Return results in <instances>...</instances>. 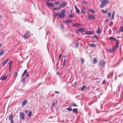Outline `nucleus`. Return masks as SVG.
<instances>
[{
    "mask_svg": "<svg viewBox=\"0 0 123 123\" xmlns=\"http://www.w3.org/2000/svg\"><path fill=\"white\" fill-rule=\"evenodd\" d=\"M27 103V101L26 100H24L22 102V105L23 106H24Z\"/></svg>",
    "mask_w": 123,
    "mask_h": 123,
    "instance_id": "dca6fc26",
    "label": "nucleus"
},
{
    "mask_svg": "<svg viewBox=\"0 0 123 123\" xmlns=\"http://www.w3.org/2000/svg\"><path fill=\"white\" fill-rule=\"evenodd\" d=\"M19 115L20 118L23 120L25 119V116L24 112H21L20 113Z\"/></svg>",
    "mask_w": 123,
    "mask_h": 123,
    "instance_id": "20e7f679",
    "label": "nucleus"
},
{
    "mask_svg": "<svg viewBox=\"0 0 123 123\" xmlns=\"http://www.w3.org/2000/svg\"><path fill=\"white\" fill-rule=\"evenodd\" d=\"M106 21L107 22H108L109 21V19H107L106 20Z\"/></svg>",
    "mask_w": 123,
    "mask_h": 123,
    "instance_id": "0e129e2a",
    "label": "nucleus"
},
{
    "mask_svg": "<svg viewBox=\"0 0 123 123\" xmlns=\"http://www.w3.org/2000/svg\"><path fill=\"white\" fill-rule=\"evenodd\" d=\"M46 4L47 6L49 7H53L54 6V4L52 3H46Z\"/></svg>",
    "mask_w": 123,
    "mask_h": 123,
    "instance_id": "0eeeda50",
    "label": "nucleus"
},
{
    "mask_svg": "<svg viewBox=\"0 0 123 123\" xmlns=\"http://www.w3.org/2000/svg\"><path fill=\"white\" fill-rule=\"evenodd\" d=\"M93 33L92 31H87L86 32L85 34L87 35H90L92 34Z\"/></svg>",
    "mask_w": 123,
    "mask_h": 123,
    "instance_id": "9b49d317",
    "label": "nucleus"
},
{
    "mask_svg": "<svg viewBox=\"0 0 123 123\" xmlns=\"http://www.w3.org/2000/svg\"><path fill=\"white\" fill-rule=\"evenodd\" d=\"M93 37H96V38L97 39H98V37H97V36H95Z\"/></svg>",
    "mask_w": 123,
    "mask_h": 123,
    "instance_id": "09e8293b",
    "label": "nucleus"
},
{
    "mask_svg": "<svg viewBox=\"0 0 123 123\" xmlns=\"http://www.w3.org/2000/svg\"><path fill=\"white\" fill-rule=\"evenodd\" d=\"M25 112L26 113H27L28 112V111L27 110H25Z\"/></svg>",
    "mask_w": 123,
    "mask_h": 123,
    "instance_id": "603ef678",
    "label": "nucleus"
},
{
    "mask_svg": "<svg viewBox=\"0 0 123 123\" xmlns=\"http://www.w3.org/2000/svg\"><path fill=\"white\" fill-rule=\"evenodd\" d=\"M61 54H60L59 55V59H58L59 60H60V58L61 57Z\"/></svg>",
    "mask_w": 123,
    "mask_h": 123,
    "instance_id": "79ce46f5",
    "label": "nucleus"
},
{
    "mask_svg": "<svg viewBox=\"0 0 123 123\" xmlns=\"http://www.w3.org/2000/svg\"><path fill=\"white\" fill-rule=\"evenodd\" d=\"M73 106L75 107H77L78 105H77L76 104L74 103V102L73 103Z\"/></svg>",
    "mask_w": 123,
    "mask_h": 123,
    "instance_id": "58836bf2",
    "label": "nucleus"
},
{
    "mask_svg": "<svg viewBox=\"0 0 123 123\" xmlns=\"http://www.w3.org/2000/svg\"><path fill=\"white\" fill-rule=\"evenodd\" d=\"M9 60V59H7L6 60H5V61H4L3 63V65L2 66H4L5 65L6 63Z\"/></svg>",
    "mask_w": 123,
    "mask_h": 123,
    "instance_id": "f8f14e48",
    "label": "nucleus"
},
{
    "mask_svg": "<svg viewBox=\"0 0 123 123\" xmlns=\"http://www.w3.org/2000/svg\"><path fill=\"white\" fill-rule=\"evenodd\" d=\"M81 12L83 13H85L84 12V10H81Z\"/></svg>",
    "mask_w": 123,
    "mask_h": 123,
    "instance_id": "864d4df0",
    "label": "nucleus"
},
{
    "mask_svg": "<svg viewBox=\"0 0 123 123\" xmlns=\"http://www.w3.org/2000/svg\"><path fill=\"white\" fill-rule=\"evenodd\" d=\"M7 78V77L6 76H1L0 77V79L1 80H6V79Z\"/></svg>",
    "mask_w": 123,
    "mask_h": 123,
    "instance_id": "5701e85b",
    "label": "nucleus"
},
{
    "mask_svg": "<svg viewBox=\"0 0 123 123\" xmlns=\"http://www.w3.org/2000/svg\"><path fill=\"white\" fill-rule=\"evenodd\" d=\"M52 106H55V102H53L52 104Z\"/></svg>",
    "mask_w": 123,
    "mask_h": 123,
    "instance_id": "8fccbe9b",
    "label": "nucleus"
},
{
    "mask_svg": "<svg viewBox=\"0 0 123 123\" xmlns=\"http://www.w3.org/2000/svg\"><path fill=\"white\" fill-rule=\"evenodd\" d=\"M98 60L95 58H94L93 61V63L94 64H96Z\"/></svg>",
    "mask_w": 123,
    "mask_h": 123,
    "instance_id": "412c9836",
    "label": "nucleus"
},
{
    "mask_svg": "<svg viewBox=\"0 0 123 123\" xmlns=\"http://www.w3.org/2000/svg\"><path fill=\"white\" fill-rule=\"evenodd\" d=\"M80 62L82 64H83L85 62V60L84 58H80Z\"/></svg>",
    "mask_w": 123,
    "mask_h": 123,
    "instance_id": "b1692460",
    "label": "nucleus"
},
{
    "mask_svg": "<svg viewBox=\"0 0 123 123\" xmlns=\"http://www.w3.org/2000/svg\"><path fill=\"white\" fill-rule=\"evenodd\" d=\"M119 31H123V26H121L120 28Z\"/></svg>",
    "mask_w": 123,
    "mask_h": 123,
    "instance_id": "473e14b6",
    "label": "nucleus"
},
{
    "mask_svg": "<svg viewBox=\"0 0 123 123\" xmlns=\"http://www.w3.org/2000/svg\"><path fill=\"white\" fill-rule=\"evenodd\" d=\"M81 25L80 23H76L73 24V26L74 27H78Z\"/></svg>",
    "mask_w": 123,
    "mask_h": 123,
    "instance_id": "1a4fd4ad",
    "label": "nucleus"
},
{
    "mask_svg": "<svg viewBox=\"0 0 123 123\" xmlns=\"http://www.w3.org/2000/svg\"><path fill=\"white\" fill-rule=\"evenodd\" d=\"M105 62L103 60H102L99 61V64L101 66H103L105 64Z\"/></svg>",
    "mask_w": 123,
    "mask_h": 123,
    "instance_id": "423d86ee",
    "label": "nucleus"
},
{
    "mask_svg": "<svg viewBox=\"0 0 123 123\" xmlns=\"http://www.w3.org/2000/svg\"><path fill=\"white\" fill-rule=\"evenodd\" d=\"M67 109L70 111H71L72 110V108L70 107H68L67 108Z\"/></svg>",
    "mask_w": 123,
    "mask_h": 123,
    "instance_id": "4c0bfd02",
    "label": "nucleus"
},
{
    "mask_svg": "<svg viewBox=\"0 0 123 123\" xmlns=\"http://www.w3.org/2000/svg\"><path fill=\"white\" fill-rule=\"evenodd\" d=\"M67 55H64L63 56V57L64 58H65L67 56Z\"/></svg>",
    "mask_w": 123,
    "mask_h": 123,
    "instance_id": "5fc2aeb1",
    "label": "nucleus"
},
{
    "mask_svg": "<svg viewBox=\"0 0 123 123\" xmlns=\"http://www.w3.org/2000/svg\"><path fill=\"white\" fill-rule=\"evenodd\" d=\"M101 11L102 12L105 13H106L107 12V10H102Z\"/></svg>",
    "mask_w": 123,
    "mask_h": 123,
    "instance_id": "f704fd0d",
    "label": "nucleus"
},
{
    "mask_svg": "<svg viewBox=\"0 0 123 123\" xmlns=\"http://www.w3.org/2000/svg\"><path fill=\"white\" fill-rule=\"evenodd\" d=\"M113 73L111 72V74H109L107 76V77L108 78L111 77L113 76Z\"/></svg>",
    "mask_w": 123,
    "mask_h": 123,
    "instance_id": "f3484780",
    "label": "nucleus"
},
{
    "mask_svg": "<svg viewBox=\"0 0 123 123\" xmlns=\"http://www.w3.org/2000/svg\"><path fill=\"white\" fill-rule=\"evenodd\" d=\"M55 92L56 93H60L59 92L56 91H55Z\"/></svg>",
    "mask_w": 123,
    "mask_h": 123,
    "instance_id": "49530a36",
    "label": "nucleus"
},
{
    "mask_svg": "<svg viewBox=\"0 0 123 123\" xmlns=\"http://www.w3.org/2000/svg\"><path fill=\"white\" fill-rule=\"evenodd\" d=\"M101 31L100 28L98 29V30L96 32V33L98 34H99L101 32Z\"/></svg>",
    "mask_w": 123,
    "mask_h": 123,
    "instance_id": "aec40b11",
    "label": "nucleus"
},
{
    "mask_svg": "<svg viewBox=\"0 0 123 123\" xmlns=\"http://www.w3.org/2000/svg\"><path fill=\"white\" fill-rule=\"evenodd\" d=\"M79 31H78V30L76 31V32L77 33H78L79 32Z\"/></svg>",
    "mask_w": 123,
    "mask_h": 123,
    "instance_id": "6e6d98bb",
    "label": "nucleus"
},
{
    "mask_svg": "<svg viewBox=\"0 0 123 123\" xmlns=\"http://www.w3.org/2000/svg\"><path fill=\"white\" fill-rule=\"evenodd\" d=\"M110 39L111 40H116V38L112 37H110Z\"/></svg>",
    "mask_w": 123,
    "mask_h": 123,
    "instance_id": "c756f323",
    "label": "nucleus"
},
{
    "mask_svg": "<svg viewBox=\"0 0 123 123\" xmlns=\"http://www.w3.org/2000/svg\"><path fill=\"white\" fill-rule=\"evenodd\" d=\"M111 15V13L110 12H109L108 13V15L109 17L110 18V17Z\"/></svg>",
    "mask_w": 123,
    "mask_h": 123,
    "instance_id": "ea45409f",
    "label": "nucleus"
},
{
    "mask_svg": "<svg viewBox=\"0 0 123 123\" xmlns=\"http://www.w3.org/2000/svg\"><path fill=\"white\" fill-rule=\"evenodd\" d=\"M90 46H95L96 45H95L93 43H91L90 45Z\"/></svg>",
    "mask_w": 123,
    "mask_h": 123,
    "instance_id": "c03bdc74",
    "label": "nucleus"
},
{
    "mask_svg": "<svg viewBox=\"0 0 123 123\" xmlns=\"http://www.w3.org/2000/svg\"><path fill=\"white\" fill-rule=\"evenodd\" d=\"M5 53V51L3 50H1L0 51V56L3 55Z\"/></svg>",
    "mask_w": 123,
    "mask_h": 123,
    "instance_id": "a211bd4d",
    "label": "nucleus"
},
{
    "mask_svg": "<svg viewBox=\"0 0 123 123\" xmlns=\"http://www.w3.org/2000/svg\"><path fill=\"white\" fill-rule=\"evenodd\" d=\"M2 19V16L1 15H0V20Z\"/></svg>",
    "mask_w": 123,
    "mask_h": 123,
    "instance_id": "13d9d810",
    "label": "nucleus"
},
{
    "mask_svg": "<svg viewBox=\"0 0 123 123\" xmlns=\"http://www.w3.org/2000/svg\"><path fill=\"white\" fill-rule=\"evenodd\" d=\"M32 115V112L31 111H29L28 114V116L29 117H31Z\"/></svg>",
    "mask_w": 123,
    "mask_h": 123,
    "instance_id": "bb28decb",
    "label": "nucleus"
},
{
    "mask_svg": "<svg viewBox=\"0 0 123 123\" xmlns=\"http://www.w3.org/2000/svg\"><path fill=\"white\" fill-rule=\"evenodd\" d=\"M13 115L12 114H11L9 116V120H11L12 119H13Z\"/></svg>",
    "mask_w": 123,
    "mask_h": 123,
    "instance_id": "4468645a",
    "label": "nucleus"
},
{
    "mask_svg": "<svg viewBox=\"0 0 123 123\" xmlns=\"http://www.w3.org/2000/svg\"><path fill=\"white\" fill-rule=\"evenodd\" d=\"M11 121V123H13V119L10 120Z\"/></svg>",
    "mask_w": 123,
    "mask_h": 123,
    "instance_id": "4d7b16f0",
    "label": "nucleus"
},
{
    "mask_svg": "<svg viewBox=\"0 0 123 123\" xmlns=\"http://www.w3.org/2000/svg\"><path fill=\"white\" fill-rule=\"evenodd\" d=\"M11 68V67H10V68H9V70L10 71V70Z\"/></svg>",
    "mask_w": 123,
    "mask_h": 123,
    "instance_id": "69168bd1",
    "label": "nucleus"
},
{
    "mask_svg": "<svg viewBox=\"0 0 123 123\" xmlns=\"http://www.w3.org/2000/svg\"><path fill=\"white\" fill-rule=\"evenodd\" d=\"M27 73H28L27 72V70L26 69L24 71V72L22 74V76H24L25 74L26 73L27 74Z\"/></svg>",
    "mask_w": 123,
    "mask_h": 123,
    "instance_id": "cd10ccee",
    "label": "nucleus"
},
{
    "mask_svg": "<svg viewBox=\"0 0 123 123\" xmlns=\"http://www.w3.org/2000/svg\"><path fill=\"white\" fill-rule=\"evenodd\" d=\"M29 33L30 31H27L23 36V38L25 39H27L29 38L30 37Z\"/></svg>",
    "mask_w": 123,
    "mask_h": 123,
    "instance_id": "7ed1b4c3",
    "label": "nucleus"
},
{
    "mask_svg": "<svg viewBox=\"0 0 123 123\" xmlns=\"http://www.w3.org/2000/svg\"><path fill=\"white\" fill-rule=\"evenodd\" d=\"M66 59H64V63H63V66H64L65 64V62H66Z\"/></svg>",
    "mask_w": 123,
    "mask_h": 123,
    "instance_id": "37998d69",
    "label": "nucleus"
},
{
    "mask_svg": "<svg viewBox=\"0 0 123 123\" xmlns=\"http://www.w3.org/2000/svg\"><path fill=\"white\" fill-rule=\"evenodd\" d=\"M18 75V73L17 72H15V74H14V77H16Z\"/></svg>",
    "mask_w": 123,
    "mask_h": 123,
    "instance_id": "72a5a7b5",
    "label": "nucleus"
},
{
    "mask_svg": "<svg viewBox=\"0 0 123 123\" xmlns=\"http://www.w3.org/2000/svg\"><path fill=\"white\" fill-rule=\"evenodd\" d=\"M116 41V42L115 43V44H116V46H118V44H119V43L117 41V40Z\"/></svg>",
    "mask_w": 123,
    "mask_h": 123,
    "instance_id": "e433bc0d",
    "label": "nucleus"
},
{
    "mask_svg": "<svg viewBox=\"0 0 123 123\" xmlns=\"http://www.w3.org/2000/svg\"><path fill=\"white\" fill-rule=\"evenodd\" d=\"M74 16V14L73 13H71L70 14L69 16V18H72Z\"/></svg>",
    "mask_w": 123,
    "mask_h": 123,
    "instance_id": "7c9ffc66",
    "label": "nucleus"
},
{
    "mask_svg": "<svg viewBox=\"0 0 123 123\" xmlns=\"http://www.w3.org/2000/svg\"><path fill=\"white\" fill-rule=\"evenodd\" d=\"M75 8L77 13H79L80 12V11L77 7L75 5Z\"/></svg>",
    "mask_w": 123,
    "mask_h": 123,
    "instance_id": "6ab92c4d",
    "label": "nucleus"
},
{
    "mask_svg": "<svg viewBox=\"0 0 123 123\" xmlns=\"http://www.w3.org/2000/svg\"><path fill=\"white\" fill-rule=\"evenodd\" d=\"M66 11V10L65 9L62 10L61 12V14L57 13H55V15L61 18H64L65 16V12Z\"/></svg>",
    "mask_w": 123,
    "mask_h": 123,
    "instance_id": "f257e3e1",
    "label": "nucleus"
},
{
    "mask_svg": "<svg viewBox=\"0 0 123 123\" xmlns=\"http://www.w3.org/2000/svg\"><path fill=\"white\" fill-rule=\"evenodd\" d=\"M66 5V2L65 1H64L62 3V4L60 5V6L63 7L65 6Z\"/></svg>",
    "mask_w": 123,
    "mask_h": 123,
    "instance_id": "4be33fe9",
    "label": "nucleus"
},
{
    "mask_svg": "<svg viewBox=\"0 0 123 123\" xmlns=\"http://www.w3.org/2000/svg\"><path fill=\"white\" fill-rule=\"evenodd\" d=\"M90 11L92 12L93 13H95V12L92 9H90Z\"/></svg>",
    "mask_w": 123,
    "mask_h": 123,
    "instance_id": "2f4dec72",
    "label": "nucleus"
},
{
    "mask_svg": "<svg viewBox=\"0 0 123 123\" xmlns=\"http://www.w3.org/2000/svg\"><path fill=\"white\" fill-rule=\"evenodd\" d=\"M61 27L62 28L63 27V26H62V25H61Z\"/></svg>",
    "mask_w": 123,
    "mask_h": 123,
    "instance_id": "774afa93",
    "label": "nucleus"
},
{
    "mask_svg": "<svg viewBox=\"0 0 123 123\" xmlns=\"http://www.w3.org/2000/svg\"><path fill=\"white\" fill-rule=\"evenodd\" d=\"M109 2L108 0H104L102 1L101 4L100 5V7L102 8L106 4H108Z\"/></svg>",
    "mask_w": 123,
    "mask_h": 123,
    "instance_id": "f03ea898",
    "label": "nucleus"
},
{
    "mask_svg": "<svg viewBox=\"0 0 123 123\" xmlns=\"http://www.w3.org/2000/svg\"><path fill=\"white\" fill-rule=\"evenodd\" d=\"M12 61H11L9 63V64L10 66V67H12Z\"/></svg>",
    "mask_w": 123,
    "mask_h": 123,
    "instance_id": "a19ab883",
    "label": "nucleus"
},
{
    "mask_svg": "<svg viewBox=\"0 0 123 123\" xmlns=\"http://www.w3.org/2000/svg\"><path fill=\"white\" fill-rule=\"evenodd\" d=\"M59 4V2L58 1H57L55 3V5Z\"/></svg>",
    "mask_w": 123,
    "mask_h": 123,
    "instance_id": "a18cd8bd",
    "label": "nucleus"
},
{
    "mask_svg": "<svg viewBox=\"0 0 123 123\" xmlns=\"http://www.w3.org/2000/svg\"><path fill=\"white\" fill-rule=\"evenodd\" d=\"M121 86V85L120 84V86L119 87V88H118V89H119L120 88Z\"/></svg>",
    "mask_w": 123,
    "mask_h": 123,
    "instance_id": "e2e57ef3",
    "label": "nucleus"
},
{
    "mask_svg": "<svg viewBox=\"0 0 123 123\" xmlns=\"http://www.w3.org/2000/svg\"><path fill=\"white\" fill-rule=\"evenodd\" d=\"M118 47H112L111 48H110L109 51L110 53H112L113 52L115 49L117 48Z\"/></svg>",
    "mask_w": 123,
    "mask_h": 123,
    "instance_id": "39448f33",
    "label": "nucleus"
},
{
    "mask_svg": "<svg viewBox=\"0 0 123 123\" xmlns=\"http://www.w3.org/2000/svg\"><path fill=\"white\" fill-rule=\"evenodd\" d=\"M83 2L84 3H86V2H85L84 1H83Z\"/></svg>",
    "mask_w": 123,
    "mask_h": 123,
    "instance_id": "338daca9",
    "label": "nucleus"
},
{
    "mask_svg": "<svg viewBox=\"0 0 123 123\" xmlns=\"http://www.w3.org/2000/svg\"><path fill=\"white\" fill-rule=\"evenodd\" d=\"M56 105H57V101L56 100V102H55V104Z\"/></svg>",
    "mask_w": 123,
    "mask_h": 123,
    "instance_id": "052dcab7",
    "label": "nucleus"
},
{
    "mask_svg": "<svg viewBox=\"0 0 123 123\" xmlns=\"http://www.w3.org/2000/svg\"><path fill=\"white\" fill-rule=\"evenodd\" d=\"M53 9L55 10H59L61 9V7H54Z\"/></svg>",
    "mask_w": 123,
    "mask_h": 123,
    "instance_id": "c85d7f7f",
    "label": "nucleus"
},
{
    "mask_svg": "<svg viewBox=\"0 0 123 123\" xmlns=\"http://www.w3.org/2000/svg\"><path fill=\"white\" fill-rule=\"evenodd\" d=\"M25 77H23L21 81L23 83H25Z\"/></svg>",
    "mask_w": 123,
    "mask_h": 123,
    "instance_id": "393cba45",
    "label": "nucleus"
},
{
    "mask_svg": "<svg viewBox=\"0 0 123 123\" xmlns=\"http://www.w3.org/2000/svg\"><path fill=\"white\" fill-rule=\"evenodd\" d=\"M85 9V7H82L81 8V10H84Z\"/></svg>",
    "mask_w": 123,
    "mask_h": 123,
    "instance_id": "3c124183",
    "label": "nucleus"
},
{
    "mask_svg": "<svg viewBox=\"0 0 123 123\" xmlns=\"http://www.w3.org/2000/svg\"><path fill=\"white\" fill-rule=\"evenodd\" d=\"M56 73H57V74H59V75H60V73L59 72H57Z\"/></svg>",
    "mask_w": 123,
    "mask_h": 123,
    "instance_id": "680f3d73",
    "label": "nucleus"
},
{
    "mask_svg": "<svg viewBox=\"0 0 123 123\" xmlns=\"http://www.w3.org/2000/svg\"><path fill=\"white\" fill-rule=\"evenodd\" d=\"M72 21L71 20H66L64 21V22L65 23H71Z\"/></svg>",
    "mask_w": 123,
    "mask_h": 123,
    "instance_id": "ddd939ff",
    "label": "nucleus"
},
{
    "mask_svg": "<svg viewBox=\"0 0 123 123\" xmlns=\"http://www.w3.org/2000/svg\"><path fill=\"white\" fill-rule=\"evenodd\" d=\"M29 76V75L28 73H27L26 74V77H28Z\"/></svg>",
    "mask_w": 123,
    "mask_h": 123,
    "instance_id": "de8ad7c7",
    "label": "nucleus"
},
{
    "mask_svg": "<svg viewBox=\"0 0 123 123\" xmlns=\"http://www.w3.org/2000/svg\"><path fill=\"white\" fill-rule=\"evenodd\" d=\"M73 113H74L76 114L78 113V109L77 108H74L73 110Z\"/></svg>",
    "mask_w": 123,
    "mask_h": 123,
    "instance_id": "9d476101",
    "label": "nucleus"
},
{
    "mask_svg": "<svg viewBox=\"0 0 123 123\" xmlns=\"http://www.w3.org/2000/svg\"><path fill=\"white\" fill-rule=\"evenodd\" d=\"M88 18L89 19H93L95 18V17L94 16L92 15H88Z\"/></svg>",
    "mask_w": 123,
    "mask_h": 123,
    "instance_id": "6e6552de",
    "label": "nucleus"
},
{
    "mask_svg": "<svg viewBox=\"0 0 123 123\" xmlns=\"http://www.w3.org/2000/svg\"><path fill=\"white\" fill-rule=\"evenodd\" d=\"M115 13V12L114 11H113L112 13V14L111 17V19L113 20L114 19V15Z\"/></svg>",
    "mask_w": 123,
    "mask_h": 123,
    "instance_id": "2eb2a0df",
    "label": "nucleus"
},
{
    "mask_svg": "<svg viewBox=\"0 0 123 123\" xmlns=\"http://www.w3.org/2000/svg\"><path fill=\"white\" fill-rule=\"evenodd\" d=\"M105 82V81L104 80L103 82V84H104Z\"/></svg>",
    "mask_w": 123,
    "mask_h": 123,
    "instance_id": "bf43d9fd",
    "label": "nucleus"
},
{
    "mask_svg": "<svg viewBox=\"0 0 123 123\" xmlns=\"http://www.w3.org/2000/svg\"><path fill=\"white\" fill-rule=\"evenodd\" d=\"M86 86H83V87L81 88V90L82 91H83L84 89L86 88Z\"/></svg>",
    "mask_w": 123,
    "mask_h": 123,
    "instance_id": "c9c22d12",
    "label": "nucleus"
},
{
    "mask_svg": "<svg viewBox=\"0 0 123 123\" xmlns=\"http://www.w3.org/2000/svg\"><path fill=\"white\" fill-rule=\"evenodd\" d=\"M84 30L85 29L83 28H81L78 29V31L81 32L84 31Z\"/></svg>",
    "mask_w": 123,
    "mask_h": 123,
    "instance_id": "a878e982",
    "label": "nucleus"
}]
</instances>
